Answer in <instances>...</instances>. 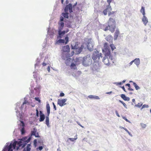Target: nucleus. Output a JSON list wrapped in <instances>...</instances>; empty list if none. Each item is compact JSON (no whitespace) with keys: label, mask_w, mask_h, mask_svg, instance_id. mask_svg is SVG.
I'll list each match as a JSON object with an SVG mask.
<instances>
[{"label":"nucleus","mask_w":151,"mask_h":151,"mask_svg":"<svg viewBox=\"0 0 151 151\" xmlns=\"http://www.w3.org/2000/svg\"><path fill=\"white\" fill-rule=\"evenodd\" d=\"M31 139V137L28 138L27 137H25L20 139L19 142L14 141L7 142L6 144L2 151H13V149L18 150L21 146L23 148L27 143L30 141Z\"/></svg>","instance_id":"obj_1"},{"label":"nucleus","mask_w":151,"mask_h":151,"mask_svg":"<svg viewBox=\"0 0 151 151\" xmlns=\"http://www.w3.org/2000/svg\"><path fill=\"white\" fill-rule=\"evenodd\" d=\"M102 52L104 55L102 61L105 64L109 65L110 62L112 60V57L111 55L110 50L107 43H105L104 44V48L102 49Z\"/></svg>","instance_id":"obj_2"},{"label":"nucleus","mask_w":151,"mask_h":151,"mask_svg":"<svg viewBox=\"0 0 151 151\" xmlns=\"http://www.w3.org/2000/svg\"><path fill=\"white\" fill-rule=\"evenodd\" d=\"M108 26L104 29L105 31L109 29L112 32H113L116 27V22L114 19L111 18H109L108 22Z\"/></svg>","instance_id":"obj_3"},{"label":"nucleus","mask_w":151,"mask_h":151,"mask_svg":"<svg viewBox=\"0 0 151 151\" xmlns=\"http://www.w3.org/2000/svg\"><path fill=\"white\" fill-rule=\"evenodd\" d=\"M27 103H28V102L26 101H25L20 107H19L20 105L19 103H18L17 104V106L15 108V110H16V112L17 113V116L18 117H19L20 119H21L22 117V115L20 114L19 112L18 111V109H20V110H22L24 107L25 108L26 107V104Z\"/></svg>","instance_id":"obj_4"},{"label":"nucleus","mask_w":151,"mask_h":151,"mask_svg":"<svg viewBox=\"0 0 151 151\" xmlns=\"http://www.w3.org/2000/svg\"><path fill=\"white\" fill-rule=\"evenodd\" d=\"M92 62V60L90 55H88L83 57L82 63L84 66L87 67L90 65L91 64Z\"/></svg>","instance_id":"obj_5"},{"label":"nucleus","mask_w":151,"mask_h":151,"mask_svg":"<svg viewBox=\"0 0 151 151\" xmlns=\"http://www.w3.org/2000/svg\"><path fill=\"white\" fill-rule=\"evenodd\" d=\"M102 53H100L98 51H95L92 54V58L94 62H98L101 60V58H102Z\"/></svg>","instance_id":"obj_6"},{"label":"nucleus","mask_w":151,"mask_h":151,"mask_svg":"<svg viewBox=\"0 0 151 151\" xmlns=\"http://www.w3.org/2000/svg\"><path fill=\"white\" fill-rule=\"evenodd\" d=\"M69 10L70 13L72 12V5L70 3L68 5L66 6L65 9V13H63L62 15L64 17L68 18V13H67L68 10Z\"/></svg>","instance_id":"obj_7"},{"label":"nucleus","mask_w":151,"mask_h":151,"mask_svg":"<svg viewBox=\"0 0 151 151\" xmlns=\"http://www.w3.org/2000/svg\"><path fill=\"white\" fill-rule=\"evenodd\" d=\"M20 124H19V129L21 131V134H23L25 132L24 130V122L22 121H20Z\"/></svg>","instance_id":"obj_8"},{"label":"nucleus","mask_w":151,"mask_h":151,"mask_svg":"<svg viewBox=\"0 0 151 151\" xmlns=\"http://www.w3.org/2000/svg\"><path fill=\"white\" fill-rule=\"evenodd\" d=\"M93 42L91 40H89L87 43V47L88 49L90 51L93 50Z\"/></svg>","instance_id":"obj_9"},{"label":"nucleus","mask_w":151,"mask_h":151,"mask_svg":"<svg viewBox=\"0 0 151 151\" xmlns=\"http://www.w3.org/2000/svg\"><path fill=\"white\" fill-rule=\"evenodd\" d=\"M67 101V99H58V104L60 106H63L65 105L66 103L65 102Z\"/></svg>","instance_id":"obj_10"},{"label":"nucleus","mask_w":151,"mask_h":151,"mask_svg":"<svg viewBox=\"0 0 151 151\" xmlns=\"http://www.w3.org/2000/svg\"><path fill=\"white\" fill-rule=\"evenodd\" d=\"M69 30L68 29L67 31L64 30L63 31H61L60 32H58V35L57 36L58 39L61 38L63 36V35L66 33H67Z\"/></svg>","instance_id":"obj_11"},{"label":"nucleus","mask_w":151,"mask_h":151,"mask_svg":"<svg viewBox=\"0 0 151 151\" xmlns=\"http://www.w3.org/2000/svg\"><path fill=\"white\" fill-rule=\"evenodd\" d=\"M112 9L111 6H106V9H104L103 11V13L104 15H106L107 14V12H108L111 11Z\"/></svg>","instance_id":"obj_12"},{"label":"nucleus","mask_w":151,"mask_h":151,"mask_svg":"<svg viewBox=\"0 0 151 151\" xmlns=\"http://www.w3.org/2000/svg\"><path fill=\"white\" fill-rule=\"evenodd\" d=\"M142 21L145 26H146L148 22V19L145 15L143 16L142 19Z\"/></svg>","instance_id":"obj_13"},{"label":"nucleus","mask_w":151,"mask_h":151,"mask_svg":"<svg viewBox=\"0 0 151 151\" xmlns=\"http://www.w3.org/2000/svg\"><path fill=\"white\" fill-rule=\"evenodd\" d=\"M40 118L39 119V121L42 122L45 119V116L44 114H43L42 111H40Z\"/></svg>","instance_id":"obj_14"},{"label":"nucleus","mask_w":151,"mask_h":151,"mask_svg":"<svg viewBox=\"0 0 151 151\" xmlns=\"http://www.w3.org/2000/svg\"><path fill=\"white\" fill-rule=\"evenodd\" d=\"M71 45L72 49H76L78 48V44L77 42H72Z\"/></svg>","instance_id":"obj_15"},{"label":"nucleus","mask_w":151,"mask_h":151,"mask_svg":"<svg viewBox=\"0 0 151 151\" xmlns=\"http://www.w3.org/2000/svg\"><path fill=\"white\" fill-rule=\"evenodd\" d=\"M84 48V45H81V47L79 48H78L76 50V51L77 54H79L82 51L83 49ZM85 49V48H84Z\"/></svg>","instance_id":"obj_16"},{"label":"nucleus","mask_w":151,"mask_h":151,"mask_svg":"<svg viewBox=\"0 0 151 151\" xmlns=\"http://www.w3.org/2000/svg\"><path fill=\"white\" fill-rule=\"evenodd\" d=\"M70 47L68 45H67L63 47L62 50L64 52H69L70 51Z\"/></svg>","instance_id":"obj_17"},{"label":"nucleus","mask_w":151,"mask_h":151,"mask_svg":"<svg viewBox=\"0 0 151 151\" xmlns=\"http://www.w3.org/2000/svg\"><path fill=\"white\" fill-rule=\"evenodd\" d=\"M105 39L109 43H111L113 40V37L111 35H109L105 38Z\"/></svg>","instance_id":"obj_18"},{"label":"nucleus","mask_w":151,"mask_h":151,"mask_svg":"<svg viewBox=\"0 0 151 151\" xmlns=\"http://www.w3.org/2000/svg\"><path fill=\"white\" fill-rule=\"evenodd\" d=\"M135 64L138 67L140 64V60L139 58H136L133 60Z\"/></svg>","instance_id":"obj_19"},{"label":"nucleus","mask_w":151,"mask_h":151,"mask_svg":"<svg viewBox=\"0 0 151 151\" xmlns=\"http://www.w3.org/2000/svg\"><path fill=\"white\" fill-rule=\"evenodd\" d=\"M49 60L47 58H45L44 59V61L42 63V65L44 66L49 64Z\"/></svg>","instance_id":"obj_20"},{"label":"nucleus","mask_w":151,"mask_h":151,"mask_svg":"<svg viewBox=\"0 0 151 151\" xmlns=\"http://www.w3.org/2000/svg\"><path fill=\"white\" fill-rule=\"evenodd\" d=\"M121 97L124 101H128L130 100V98L129 97H126L124 94H122L121 95Z\"/></svg>","instance_id":"obj_21"},{"label":"nucleus","mask_w":151,"mask_h":151,"mask_svg":"<svg viewBox=\"0 0 151 151\" xmlns=\"http://www.w3.org/2000/svg\"><path fill=\"white\" fill-rule=\"evenodd\" d=\"M119 34V29H116L115 34H114V40H116L117 39V37L118 36V35Z\"/></svg>","instance_id":"obj_22"},{"label":"nucleus","mask_w":151,"mask_h":151,"mask_svg":"<svg viewBox=\"0 0 151 151\" xmlns=\"http://www.w3.org/2000/svg\"><path fill=\"white\" fill-rule=\"evenodd\" d=\"M88 97L91 99H99L100 98L98 96H94L93 95H90L88 96Z\"/></svg>","instance_id":"obj_23"},{"label":"nucleus","mask_w":151,"mask_h":151,"mask_svg":"<svg viewBox=\"0 0 151 151\" xmlns=\"http://www.w3.org/2000/svg\"><path fill=\"white\" fill-rule=\"evenodd\" d=\"M49 116H48V115L46 117L45 120V124L47 125L48 127H49L50 125L49 124Z\"/></svg>","instance_id":"obj_24"},{"label":"nucleus","mask_w":151,"mask_h":151,"mask_svg":"<svg viewBox=\"0 0 151 151\" xmlns=\"http://www.w3.org/2000/svg\"><path fill=\"white\" fill-rule=\"evenodd\" d=\"M140 12L142 13L143 16L145 15V10L144 7L142 6L140 10Z\"/></svg>","instance_id":"obj_25"},{"label":"nucleus","mask_w":151,"mask_h":151,"mask_svg":"<svg viewBox=\"0 0 151 151\" xmlns=\"http://www.w3.org/2000/svg\"><path fill=\"white\" fill-rule=\"evenodd\" d=\"M65 42V40L63 39H59L57 40L56 42V44H58L60 43H64Z\"/></svg>","instance_id":"obj_26"},{"label":"nucleus","mask_w":151,"mask_h":151,"mask_svg":"<svg viewBox=\"0 0 151 151\" xmlns=\"http://www.w3.org/2000/svg\"><path fill=\"white\" fill-rule=\"evenodd\" d=\"M31 145L30 144H28L26 146V151H30L31 150Z\"/></svg>","instance_id":"obj_27"},{"label":"nucleus","mask_w":151,"mask_h":151,"mask_svg":"<svg viewBox=\"0 0 151 151\" xmlns=\"http://www.w3.org/2000/svg\"><path fill=\"white\" fill-rule=\"evenodd\" d=\"M133 85L136 90H139L140 89V88L137 86L135 83L133 82Z\"/></svg>","instance_id":"obj_28"},{"label":"nucleus","mask_w":151,"mask_h":151,"mask_svg":"<svg viewBox=\"0 0 151 151\" xmlns=\"http://www.w3.org/2000/svg\"><path fill=\"white\" fill-rule=\"evenodd\" d=\"M114 13V12L112 11L111 12L110 11L108 12V15L109 16H111V17L114 16H115Z\"/></svg>","instance_id":"obj_29"},{"label":"nucleus","mask_w":151,"mask_h":151,"mask_svg":"<svg viewBox=\"0 0 151 151\" xmlns=\"http://www.w3.org/2000/svg\"><path fill=\"white\" fill-rule=\"evenodd\" d=\"M75 137H75V138H69L67 140V142H68V141L69 139L71 141H72V142H73L75 140H76L77 139V135L75 136Z\"/></svg>","instance_id":"obj_30"},{"label":"nucleus","mask_w":151,"mask_h":151,"mask_svg":"<svg viewBox=\"0 0 151 151\" xmlns=\"http://www.w3.org/2000/svg\"><path fill=\"white\" fill-rule=\"evenodd\" d=\"M37 132V129L35 128L33 129V130L32 131L31 135H34Z\"/></svg>","instance_id":"obj_31"},{"label":"nucleus","mask_w":151,"mask_h":151,"mask_svg":"<svg viewBox=\"0 0 151 151\" xmlns=\"http://www.w3.org/2000/svg\"><path fill=\"white\" fill-rule=\"evenodd\" d=\"M110 46L112 51L116 48L114 45L113 44H111L110 45Z\"/></svg>","instance_id":"obj_32"},{"label":"nucleus","mask_w":151,"mask_h":151,"mask_svg":"<svg viewBox=\"0 0 151 151\" xmlns=\"http://www.w3.org/2000/svg\"><path fill=\"white\" fill-rule=\"evenodd\" d=\"M47 115L48 116H49L50 114V108H46Z\"/></svg>","instance_id":"obj_33"},{"label":"nucleus","mask_w":151,"mask_h":151,"mask_svg":"<svg viewBox=\"0 0 151 151\" xmlns=\"http://www.w3.org/2000/svg\"><path fill=\"white\" fill-rule=\"evenodd\" d=\"M59 26L61 27H63L64 25V23L63 22H59Z\"/></svg>","instance_id":"obj_34"},{"label":"nucleus","mask_w":151,"mask_h":151,"mask_svg":"<svg viewBox=\"0 0 151 151\" xmlns=\"http://www.w3.org/2000/svg\"><path fill=\"white\" fill-rule=\"evenodd\" d=\"M142 105V104H140L139 103H138L135 106L137 107L138 108H140Z\"/></svg>","instance_id":"obj_35"},{"label":"nucleus","mask_w":151,"mask_h":151,"mask_svg":"<svg viewBox=\"0 0 151 151\" xmlns=\"http://www.w3.org/2000/svg\"><path fill=\"white\" fill-rule=\"evenodd\" d=\"M39 61H40V59H39L38 58H37V62L35 64V67L39 65Z\"/></svg>","instance_id":"obj_36"},{"label":"nucleus","mask_w":151,"mask_h":151,"mask_svg":"<svg viewBox=\"0 0 151 151\" xmlns=\"http://www.w3.org/2000/svg\"><path fill=\"white\" fill-rule=\"evenodd\" d=\"M65 44H67L68 42V37L67 35V36L65 37Z\"/></svg>","instance_id":"obj_37"},{"label":"nucleus","mask_w":151,"mask_h":151,"mask_svg":"<svg viewBox=\"0 0 151 151\" xmlns=\"http://www.w3.org/2000/svg\"><path fill=\"white\" fill-rule=\"evenodd\" d=\"M140 125L143 128H145L146 127V124L143 123H140Z\"/></svg>","instance_id":"obj_38"},{"label":"nucleus","mask_w":151,"mask_h":151,"mask_svg":"<svg viewBox=\"0 0 151 151\" xmlns=\"http://www.w3.org/2000/svg\"><path fill=\"white\" fill-rule=\"evenodd\" d=\"M114 84L116 85V86H119L121 85L122 83L121 82H115L114 83Z\"/></svg>","instance_id":"obj_39"},{"label":"nucleus","mask_w":151,"mask_h":151,"mask_svg":"<svg viewBox=\"0 0 151 151\" xmlns=\"http://www.w3.org/2000/svg\"><path fill=\"white\" fill-rule=\"evenodd\" d=\"M63 27H61L59 26L58 27V32H60L62 31Z\"/></svg>","instance_id":"obj_40"},{"label":"nucleus","mask_w":151,"mask_h":151,"mask_svg":"<svg viewBox=\"0 0 151 151\" xmlns=\"http://www.w3.org/2000/svg\"><path fill=\"white\" fill-rule=\"evenodd\" d=\"M122 118L124 119L125 121H126L127 122H128L129 123H131L130 122L129 120H128L124 116H122Z\"/></svg>","instance_id":"obj_41"},{"label":"nucleus","mask_w":151,"mask_h":151,"mask_svg":"<svg viewBox=\"0 0 151 151\" xmlns=\"http://www.w3.org/2000/svg\"><path fill=\"white\" fill-rule=\"evenodd\" d=\"M36 116L37 117H38L39 116L38 110L37 109H36Z\"/></svg>","instance_id":"obj_42"},{"label":"nucleus","mask_w":151,"mask_h":151,"mask_svg":"<svg viewBox=\"0 0 151 151\" xmlns=\"http://www.w3.org/2000/svg\"><path fill=\"white\" fill-rule=\"evenodd\" d=\"M35 99L36 101H38L39 102H40L41 101L40 99H39V98H38V97H35Z\"/></svg>","instance_id":"obj_43"},{"label":"nucleus","mask_w":151,"mask_h":151,"mask_svg":"<svg viewBox=\"0 0 151 151\" xmlns=\"http://www.w3.org/2000/svg\"><path fill=\"white\" fill-rule=\"evenodd\" d=\"M149 106L148 105L144 104L142 106V108H148Z\"/></svg>","instance_id":"obj_44"},{"label":"nucleus","mask_w":151,"mask_h":151,"mask_svg":"<svg viewBox=\"0 0 151 151\" xmlns=\"http://www.w3.org/2000/svg\"><path fill=\"white\" fill-rule=\"evenodd\" d=\"M112 0H107V2L108 3L109 5L108 6H110V3L111 2Z\"/></svg>","instance_id":"obj_45"},{"label":"nucleus","mask_w":151,"mask_h":151,"mask_svg":"<svg viewBox=\"0 0 151 151\" xmlns=\"http://www.w3.org/2000/svg\"><path fill=\"white\" fill-rule=\"evenodd\" d=\"M34 136L36 137H39V134H38L37 133H36L34 135Z\"/></svg>","instance_id":"obj_46"},{"label":"nucleus","mask_w":151,"mask_h":151,"mask_svg":"<svg viewBox=\"0 0 151 151\" xmlns=\"http://www.w3.org/2000/svg\"><path fill=\"white\" fill-rule=\"evenodd\" d=\"M60 20L61 22H62L64 20L63 17H61L60 18Z\"/></svg>","instance_id":"obj_47"},{"label":"nucleus","mask_w":151,"mask_h":151,"mask_svg":"<svg viewBox=\"0 0 151 151\" xmlns=\"http://www.w3.org/2000/svg\"><path fill=\"white\" fill-rule=\"evenodd\" d=\"M134 63L133 60H132V61H131L129 64V66H130L131 65H132V63Z\"/></svg>","instance_id":"obj_48"},{"label":"nucleus","mask_w":151,"mask_h":151,"mask_svg":"<svg viewBox=\"0 0 151 151\" xmlns=\"http://www.w3.org/2000/svg\"><path fill=\"white\" fill-rule=\"evenodd\" d=\"M64 94L63 93H61L60 96L61 97L63 96H64Z\"/></svg>","instance_id":"obj_49"},{"label":"nucleus","mask_w":151,"mask_h":151,"mask_svg":"<svg viewBox=\"0 0 151 151\" xmlns=\"http://www.w3.org/2000/svg\"><path fill=\"white\" fill-rule=\"evenodd\" d=\"M115 113H116V115L118 117H119L120 116H119V114H118V111H115Z\"/></svg>","instance_id":"obj_50"},{"label":"nucleus","mask_w":151,"mask_h":151,"mask_svg":"<svg viewBox=\"0 0 151 151\" xmlns=\"http://www.w3.org/2000/svg\"><path fill=\"white\" fill-rule=\"evenodd\" d=\"M42 149L43 147L42 146H39L38 148V149L40 150H41Z\"/></svg>","instance_id":"obj_51"},{"label":"nucleus","mask_w":151,"mask_h":151,"mask_svg":"<svg viewBox=\"0 0 151 151\" xmlns=\"http://www.w3.org/2000/svg\"><path fill=\"white\" fill-rule=\"evenodd\" d=\"M47 71L49 72H50V66L49 65H48V67L47 68Z\"/></svg>","instance_id":"obj_52"},{"label":"nucleus","mask_w":151,"mask_h":151,"mask_svg":"<svg viewBox=\"0 0 151 151\" xmlns=\"http://www.w3.org/2000/svg\"><path fill=\"white\" fill-rule=\"evenodd\" d=\"M123 105L125 108L127 109V105L125 103H124Z\"/></svg>","instance_id":"obj_53"},{"label":"nucleus","mask_w":151,"mask_h":151,"mask_svg":"<svg viewBox=\"0 0 151 151\" xmlns=\"http://www.w3.org/2000/svg\"><path fill=\"white\" fill-rule=\"evenodd\" d=\"M127 133L129 134V135L131 137H132V134L130 132H129V131L127 132Z\"/></svg>","instance_id":"obj_54"},{"label":"nucleus","mask_w":151,"mask_h":151,"mask_svg":"<svg viewBox=\"0 0 151 151\" xmlns=\"http://www.w3.org/2000/svg\"><path fill=\"white\" fill-rule=\"evenodd\" d=\"M121 88H122L123 89V90L125 91V92H126V90L125 89V88H124V86H123L122 87H121Z\"/></svg>","instance_id":"obj_55"},{"label":"nucleus","mask_w":151,"mask_h":151,"mask_svg":"<svg viewBox=\"0 0 151 151\" xmlns=\"http://www.w3.org/2000/svg\"><path fill=\"white\" fill-rule=\"evenodd\" d=\"M75 66H76L75 65L74 63H72L71 65V67H72Z\"/></svg>","instance_id":"obj_56"},{"label":"nucleus","mask_w":151,"mask_h":151,"mask_svg":"<svg viewBox=\"0 0 151 151\" xmlns=\"http://www.w3.org/2000/svg\"><path fill=\"white\" fill-rule=\"evenodd\" d=\"M46 108H50V105L48 104H47L46 105Z\"/></svg>","instance_id":"obj_57"},{"label":"nucleus","mask_w":151,"mask_h":151,"mask_svg":"<svg viewBox=\"0 0 151 151\" xmlns=\"http://www.w3.org/2000/svg\"><path fill=\"white\" fill-rule=\"evenodd\" d=\"M128 90L129 91H133V89L130 88V87L128 88Z\"/></svg>","instance_id":"obj_58"},{"label":"nucleus","mask_w":151,"mask_h":151,"mask_svg":"<svg viewBox=\"0 0 151 151\" xmlns=\"http://www.w3.org/2000/svg\"><path fill=\"white\" fill-rule=\"evenodd\" d=\"M126 86H128L129 87H130V84L129 83H127V84L126 85Z\"/></svg>","instance_id":"obj_59"},{"label":"nucleus","mask_w":151,"mask_h":151,"mask_svg":"<svg viewBox=\"0 0 151 151\" xmlns=\"http://www.w3.org/2000/svg\"><path fill=\"white\" fill-rule=\"evenodd\" d=\"M77 124L79 125H80V126H81V127H83L80 124V123L78 122H77Z\"/></svg>","instance_id":"obj_60"},{"label":"nucleus","mask_w":151,"mask_h":151,"mask_svg":"<svg viewBox=\"0 0 151 151\" xmlns=\"http://www.w3.org/2000/svg\"><path fill=\"white\" fill-rule=\"evenodd\" d=\"M53 108H54V109H55V110H56V106L55 105H54V106H53Z\"/></svg>","instance_id":"obj_61"},{"label":"nucleus","mask_w":151,"mask_h":151,"mask_svg":"<svg viewBox=\"0 0 151 151\" xmlns=\"http://www.w3.org/2000/svg\"><path fill=\"white\" fill-rule=\"evenodd\" d=\"M111 93L112 91H110L109 92H107L106 93L109 94H110Z\"/></svg>","instance_id":"obj_62"},{"label":"nucleus","mask_w":151,"mask_h":151,"mask_svg":"<svg viewBox=\"0 0 151 151\" xmlns=\"http://www.w3.org/2000/svg\"><path fill=\"white\" fill-rule=\"evenodd\" d=\"M37 143V140L36 139H35L34 140V144H36Z\"/></svg>","instance_id":"obj_63"},{"label":"nucleus","mask_w":151,"mask_h":151,"mask_svg":"<svg viewBox=\"0 0 151 151\" xmlns=\"http://www.w3.org/2000/svg\"><path fill=\"white\" fill-rule=\"evenodd\" d=\"M77 73H78V74H79V75H80L81 73V71H78V72H77Z\"/></svg>","instance_id":"obj_64"}]
</instances>
